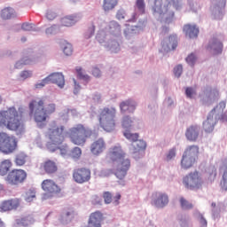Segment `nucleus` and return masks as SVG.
<instances>
[{
	"mask_svg": "<svg viewBox=\"0 0 227 227\" xmlns=\"http://www.w3.org/2000/svg\"><path fill=\"white\" fill-rule=\"evenodd\" d=\"M28 108L35 123H45L49 116L56 113V104L50 103L45 106V99L43 98L33 99L29 103Z\"/></svg>",
	"mask_w": 227,
	"mask_h": 227,
	"instance_id": "nucleus-1",
	"label": "nucleus"
},
{
	"mask_svg": "<svg viewBox=\"0 0 227 227\" xmlns=\"http://www.w3.org/2000/svg\"><path fill=\"white\" fill-rule=\"evenodd\" d=\"M0 127H5L8 130H14V132L24 130V121L19 115V111L15 106L0 111Z\"/></svg>",
	"mask_w": 227,
	"mask_h": 227,
	"instance_id": "nucleus-2",
	"label": "nucleus"
},
{
	"mask_svg": "<svg viewBox=\"0 0 227 227\" xmlns=\"http://www.w3.org/2000/svg\"><path fill=\"white\" fill-rule=\"evenodd\" d=\"M125 152L121 145H116L110 151V159L113 162H117L115 176L119 180H123L127 176L128 171L130 169V160L125 158Z\"/></svg>",
	"mask_w": 227,
	"mask_h": 227,
	"instance_id": "nucleus-3",
	"label": "nucleus"
},
{
	"mask_svg": "<svg viewBox=\"0 0 227 227\" xmlns=\"http://www.w3.org/2000/svg\"><path fill=\"white\" fill-rule=\"evenodd\" d=\"M91 136L90 129L84 127L82 124H77L73 128L69 129L67 137H69L73 145L76 146H84L86 140Z\"/></svg>",
	"mask_w": 227,
	"mask_h": 227,
	"instance_id": "nucleus-4",
	"label": "nucleus"
},
{
	"mask_svg": "<svg viewBox=\"0 0 227 227\" xmlns=\"http://www.w3.org/2000/svg\"><path fill=\"white\" fill-rule=\"evenodd\" d=\"M116 108L105 107L100 110L99 114V125L106 132H113L116 129Z\"/></svg>",
	"mask_w": 227,
	"mask_h": 227,
	"instance_id": "nucleus-5",
	"label": "nucleus"
},
{
	"mask_svg": "<svg viewBox=\"0 0 227 227\" xmlns=\"http://www.w3.org/2000/svg\"><path fill=\"white\" fill-rule=\"evenodd\" d=\"M65 126L58 125L55 121L50 124V128L46 132V137L49 139L50 145H54L55 148H60L59 145L65 141Z\"/></svg>",
	"mask_w": 227,
	"mask_h": 227,
	"instance_id": "nucleus-6",
	"label": "nucleus"
},
{
	"mask_svg": "<svg viewBox=\"0 0 227 227\" xmlns=\"http://www.w3.org/2000/svg\"><path fill=\"white\" fill-rule=\"evenodd\" d=\"M198 155H200V147L198 145H189L186 147L181 160L183 169L192 168L196 164Z\"/></svg>",
	"mask_w": 227,
	"mask_h": 227,
	"instance_id": "nucleus-7",
	"label": "nucleus"
},
{
	"mask_svg": "<svg viewBox=\"0 0 227 227\" xmlns=\"http://www.w3.org/2000/svg\"><path fill=\"white\" fill-rule=\"evenodd\" d=\"M17 138L8 135L6 132H0V152L5 155H10L17 150Z\"/></svg>",
	"mask_w": 227,
	"mask_h": 227,
	"instance_id": "nucleus-8",
	"label": "nucleus"
},
{
	"mask_svg": "<svg viewBox=\"0 0 227 227\" xmlns=\"http://www.w3.org/2000/svg\"><path fill=\"white\" fill-rule=\"evenodd\" d=\"M27 178V173L26 170L14 168L8 173L5 180L10 185H20V184L26 182Z\"/></svg>",
	"mask_w": 227,
	"mask_h": 227,
	"instance_id": "nucleus-9",
	"label": "nucleus"
},
{
	"mask_svg": "<svg viewBox=\"0 0 227 227\" xmlns=\"http://www.w3.org/2000/svg\"><path fill=\"white\" fill-rule=\"evenodd\" d=\"M184 184L186 189H200L203 185V179L201 175L198 171L191 172L186 176L184 177Z\"/></svg>",
	"mask_w": 227,
	"mask_h": 227,
	"instance_id": "nucleus-10",
	"label": "nucleus"
},
{
	"mask_svg": "<svg viewBox=\"0 0 227 227\" xmlns=\"http://www.w3.org/2000/svg\"><path fill=\"white\" fill-rule=\"evenodd\" d=\"M73 180L76 184H88L91 180V170L88 168H79L73 171Z\"/></svg>",
	"mask_w": 227,
	"mask_h": 227,
	"instance_id": "nucleus-11",
	"label": "nucleus"
},
{
	"mask_svg": "<svg viewBox=\"0 0 227 227\" xmlns=\"http://www.w3.org/2000/svg\"><path fill=\"white\" fill-rule=\"evenodd\" d=\"M42 189L46 194L55 196L61 192V188L52 179H45L42 183Z\"/></svg>",
	"mask_w": 227,
	"mask_h": 227,
	"instance_id": "nucleus-12",
	"label": "nucleus"
},
{
	"mask_svg": "<svg viewBox=\"0 0 227 227\" xmlns=\"http://www.w3.org/2000/svg\"><path fill=\"white\" fill-rule=\"evenodd\" d=\"M168 203H169L168 194L160 192L153 193L152 204L157 208H164Z\"/></svg>",
	"mask_w": 227,
	"mask_h": 227,
	"instance_id": "nucleus-13",
	"label": "nucleus"
},
{
	"mask_svg": "<svg viewBox=\"0 0 227 227\" xmlns=\"http://www.w3.org/2000/svg\"><path fill=\"white\" fill-rule=\"evenodd\" d=\"M124 137L128 139L129 141H131L133 144V148H135L134 153L141 152V149L143 148V142L139 140V134L137 133H132L130 130L126 129L123 132Z\"/></svg>",
	"mask_w": 227,
	"mask_h": 227,
	"instance_id": "nucleus-14",
	"label": "nucleus"
},
{
	"mask_svg": "<svg viewBox=\"0 0 227 227\" xmlns=\"http://www.w3.org/2000/svg\"><path fill=\"white\" fill-rule=\"evenodd\" d=\"M20 207V200L19 199H11L8 200H4L0 204V210L2 212H10L12 210H17Z\"/></svg>",
	"mask_w": 227,
	"mask_h": 227,
	"instance_id": "nucleus-15",
	"label": "nucleus"
},
{
	"mask_svg": "<svg viewBox=\"0 0 227 227\" xmlns=\"http://www.w3.org/2000/svg\"><path fill=\"white\" fill-rule=\"evenodd\" d=\"M207 51L212 54H221L223 52V43L217 37H213L207 46Z\"/></svg>",
	"mask_w": 227,
	"mask_h": 227,
	"instance_id": "nucleus-16",
	"label": "nucleus"
},
{
	"mask_svg": "<svg viewBox=\"0 0 227 227\" xmlns=\"http://www.w3.org/2000/svg\"><path fill=\"white\" fill-rule=\"evenodd\" d=\"M102 221H104V215L100 211L91 213L89 221V227H102Z\"/></svg>",
	"mask_w": 227,
	"mask_h": 227,
	"instance_id": "nucleus-17",
	"label": "nucleus"
},
{
	"mask_svg": "<svg viewBox=\"0 0 227 227\" xmlns=\"http://www.w3.org/2000/svg\"><path fill=\"white\" fill-rule=\"evenodd\" d=\"M41 169L46 173V175H54L58 173V163L52 160H46L40 166Z\"/></svg>",
	"mask_w": 227,
	"mask_h": 227,
	"instance_id": "nucleus-18",
	"label": "nucleus"
},
{
	"mask_svg": "<svg viewBox=\"0 0 227 227\" xmlns=\"http://www.w3.org/2000/svg\"><path fill=\"white\" fill-rule=\"evenodd\" d=\"M106 141L104 138L95 140L90 145V152L93 155H100L106 150Z\"/></svg>",
	"mask_w": 227,
	"mask_h": 227,
	"instance_id": "nucleus-19",
	"label": "nucleus"
},
{
	"mask_svg": "<svg viewBox=\"0 0 227 227\" xmlns=\"http://www.w3.org/2000/svg\"><path fill=\"white\" fill-rule=\"evenodd\" d=\"M200 136V127L198 125H192L187 128L185 137L188 141H197Z\"/></svg>",
	"mask_w": 227,
	"mask_h": 227,
	"instance_id": "nucleus-20",
	"label": "nucleus"
},
{
	"mask_svg": "<svg viewBox=\"0 0 227 227\" xmlns=\"http://www.w3.org/2000/svg\"><path fill=\"white\" fill-rule=\"evenodd\" d=\"M48 79L50 82H52L53 84H57L59 88H64L65 87V76L62 73H52L48 76Z\"/></svg>",
	"mask_w": 227,
	"mask_h": 227,
	"instance_id": "nucleus-21",
	"label": "nucleus"
},
{
	"mask_svg": "<svg viewBox=\"0 0 227 227\" xmlns=\"http://www.w3.org/2000/svg\"><path fill=\"white\" fill-rule=\"evenodd\" d=\"M178 46V39L176 35H170L163 42L165 51H175Z\"/></svg>",
	"mask_w": 227,
	"mask_h": 227,
	"instance_id": "nucleus-22",
	"label": "nucleus"
},
{
	"mask_svg": "<svg viewBox=\"0 0 227 227\" xmlns=\"http://www.w3.org/2000/svg\"><path fill=\"white\" fill-rule=\"evenodd\" d=\"M214 127H215V120L214 119L213 112H210L207 120L203 122V129L205 132L210 134V132H214Z\"/></svg>",
	"mask_w": 227,
	"mask_h": 227,
	"instance_id": "nucleus-23",
	"label": "nucleus"
},
{
	"mask_svg": "<svg viewBox=\"0 0 227 227\" xmlns=\"http://www.w3.org/2000/svg\"><path fill=\"white\" fill-rule=\"evenodd\" d=\"M184 31L189 38H198L200 29L196 25L187 24L184 26Z\"/></svg>",
	"mask_w": 227,
	"mask_h": 227,
	"instance_id": "nucleus-24",
	"label": "nucleus"
},
{
	"mask_svg": "<svg viewBox=\"0 0 227 227\" xmlns=\"http://www.w3.org/2000/svg\"><path fill=\"white\" fill-rule=\"evenodd\" d=\"M79 20H81V16L74 14L62 18L60 22L62 26L70 27V26H74V24L79 22Z\"/></svg>",
	"mask_w": 227,
	"mask_h": 227,
	"instance_id": "nucleus-25",
	"label": "nucleus"
},
{
	"mask_svg": "<svg viewBox=\"0 0 227 227\" xmlns=\"http://www.w3.org/2000/svg\"><path fill=\"white\" fill-rule=\"evenodd\" d=\"M120 109L121 113H134L136 110V102L133 100H126L120 104Z\"/></svg>",
	"mask_w": 227,
	"mask_h": 227,
	"instance_id": "nucleus-26",
	"label": "nucleus"
},
{
	"mask_svg": "<svg viewBox=\"0 0 227 227\" xmlns=\"http://www.w3.org/2000/svg\"><path fill=\"white\" fill-rule=\"evenodd\" d=\"M35 223L31 215L23 216L21 218L16 219L17 226H31Z\"/></svg>",
	"mask_w": 227,
	"mask_h": 227,
	"instance_id": "nucleus-27",
	"label": "nucleus"
},
{
	"mask_svg": "<svg viewBox=\"0 0 227 227\" xmlns=\"http://www.w3.org/2000/svg\"><path fill=\"white\" fill-rule=\"evenodd\" d=\"M223 166L224 168V170L222 176V180L220 182V186L222 191H227V158L223 160Z\"/></svg>",
	"mask_w": 227,
	"mask_h": 227,
	"instance_id": "nucleus-28",
	"label": "nucleus"
},
{
	"mask_svg": "<svg viewBox=\"0 0 227 227\" xmlns=\"http://www.w3.org/2000/svg\"><path fill=\"white\" fill-rule=\"evenodd\" d=\"M12 165L13 164L12 163V160H4L0 163V175H2V176H4V175H6L8 171H10Z\"/></svg>",
	"mask_w": 227,
	"mask_h": 227,
	"instance_id": "nucleus-29",
	"label": "nucleus"
},
{
	"mask_svg": "<svg viewBox=\"0 0 227 227\" xmlns=\"http://www.w3.org/2000/svg\"><path fill=\"white\" fill-rule=\"evenodd\" d=\"M118 6V0H103L104 12H111Z\"/></svg>",
	"mask_w": 227,
	"mask_h": 227,
	"instance_id": "nucleus-30",
	"label": "nucleus"
},
{
	"mask_svg": "<svg viewBox=\"0 0 227 227\" xmlns=\"http://www.w3.org/2000/svg\"><path fill=\"white\" fill-rule=\"evenodd\" d=\"M217 177V168L215 167H210L206 171V178L208 182L212 183Z\"/></svg>",
	"mask_w": 227,
	"mask_h": 227,
	"instance_id": "nucleus-31",
	"label": "nucleus"
},
{
	"mask_svg": "<svg viewBox=\"0 0 227 227\" xmlns=\"http://www.w3.org/2000/svg\"><path fill=\"white\" fill-rule=\"evenodd\" d=\"M27 160V155L24 153H20L16 155L14 163L16 166H24L26 164V161Z\"/></svg>",
	"mask_w": 227,
	"mask_h": 227,
	"instance_id": "nucleus-32",
	"label": "nucleus"
},
{
	"mask_svg": "<svg viewBox=\"0 0 227 227\" xmlns=\"http://www.w3.org/2000/svg\"><path fill=\"white\" fill-rule=\"evenodd\" d=\"M14 15H15V11L13 10V8H11V7L4 8V10H2V12H1V17L4 20H8V19H12V17H14Z\"/></svg>",
	"mask_w": 227,
	"mask_h": 227,
	"instance_id": "nucleus-33",
	"label": "nucleus"
},
{
	"mask_svg": "<svg viewBox=\"0 0 227 227\" xmlns=\"http://www.w3.org/2000/svg\"><path fill=\"white\" fill-rule=\"evenodd\" d=\"M179 203L182 210H192L194 206L184 197L179 198Z\"/></svg>",
	"mask_w": 227,
	"mask_h": 227,
	"instance_id": "nucleus-34",
	"label": "nucleus"
},
{
	"mask_svg": "<svg viewBox=\"0 0 227 227\" xmlns=\"http://www.w3.org/2000/svg\"><path fill=\"white\" fill-rule=\"evenodd\" d=\"M109 29H110V33H113L114 35H116L121 32V27L120 26V24H118V22L114 20L109 23Z\"/></svg>",
	"mask_w": 227,
	"mask_h": 227,
	"instance_id": "nucleus-35",
	"label": "nucleus"
},
{
	"mask_svg": "<svg viewBox=\"0 0 227 227\" xmlns=\"http://www.w3.org/2000/svg\"><path fill=\"white\" fill-rule=\"evenodd\" d=\"M121 127L125 129V130H129L130 127H132V120L129 116H124L121 121Z\"/></svg>",
	"mask_w": 227,
	"mask_h": 227,
	"instance_id": "nucleus-36",
	"label": "nucleus"
},
{
	"mask_svg": "<svg viewBox=\"0 0 227 227\" xmlns=\"http://www.w3.org/2000/svg\"><path fill=\"white\" fill-rule=\"evenodd\" d=\"M137 33H139V27H135V28L128 27L124 30L125 37L128 38V36H134Z\"/></svg>",
	"mask_w": 227,
	"mask_h": 227,
	"instance_id": "nucleus-37",
	"label": "nucleus"
},
{
	"mask_svg": "<svg viewBox=\"0 0 227 227\" xmlns=\"http://www.w3.org/2000/svg\"><path fill=\"white\" fill-rule=\"evenodd\" d=\"M72 159H81V155H82V151L79 147H74L70 153Z\"/></svg>",
	"mask_w": 227,
	"mask_h": 227,
	"instance_id": "nucleus-38",
	"label": "nucleus"
},
{
	"mask_svg": "<svg viewBox=\"0 0 227 227\" xmlns=\"http://www.w3.org/2000/svg\"><path fill=\"white\" fill-rule=\"evenodd\" d=\"M72 215H74L73 210L65 211L60 216V222L67 223L70 219V216H72Z\"/></svg>",
	"mask_w": 227,
	"mask_h": 227,
	"instance_id": "nucleus-39",
	"label": "nucleus"
},
{
	"mask_svg": "<svg viewBox=\"0 0 227 227\" xmlns=\"http://www.w3.org/2000/svg\"><path fill=\"white\" fill-rule=\"evenodd\" d=\"M224 109H226V102L224 101H221L217 106L216 107H215L211 113H213V115H214V113H215L217 111V113H223L224 111Z\"/></svg>",
	"mask_w": 227,
	"mask_h": 227,
	"instance_id": "nucleus-40",
	"label": "nucleus"
},
{
	"mask_svg": "<svg viewBox=\"0 0 227 227\" xmlns=\"http://www.w3.org/2000/svg\"><path fill=\"white\" fill-rule=\"evenodd\" d=\"M35 198H36V192L35 191L29 190L28 192H26L25 200L28 203H31V201H33Z\"/></svg>",
	"mask_w": 227,
	"mask_h": 227,
	"instance_id": "nucleus-41",
	"label": "nucleus"
},
{
	"mask_svg": "<svg viewBox=\"0 0 227 227\" xmlns=\"http://www.w3.org/2000/svg\"><path fill=\"white\" fill-rule=\"evenodd\" d=\"M50 80H49V76H47L46 78H44L43 80H42L40 82H37L35 84V90H40L42 88H43L46 84H49Z\"/></svg>",
	"mask_w": 227,
	"mask_h": 227,
	"instance_id": "nucleus-42",
	"label": "nucleus"
},
{
	"mask_svg": "<svg viewBox=\"0 0 227 227\" xmlns=\"http://www.w3.org/2000/svg\"><path fill=\"white\" fill-rule=\"evenodd\" d=\"M76 72L79 79H82L83 81H88L90 79V75L84 74V72H82V68L77 67Z\"/></svg>",
	"mask_w": 227,
	"mask_h": 227,
	"instance_id": "nucleus-43",
	"label": "nucleus"
},
{
	"mask_svg": "<svg viewBox=\"0 0 227 227\" xmlns=\"http://www.w3.org/2000/svg\"><path fill=\"white\" fill-rule=\"evenodd\" d=\"M196 55H194L193 53L190 54L187 56L186 58V63H188V65H190V67H194L195 63H196Z\"/></svg>",
	"mask_w": 227,
	"mask_h": 227,
	"instance_id": "nucleus-44",
	"label": "nucleus"
},
{
	"mask_svg": "<svg viewBox=\"0 0 227 227\" xmlns=\"http://www.w3.org/2000/svg\"><path fill=\"white\" fill-rule=\"evenodd\" d=\"M20 77L23 81H26V79H29V77H33V71H27V70L22 71L20 74Z\"/></svg>",
	"mask_w": 227,
	"mask_h": 227,
	"instance_id": "nucleus-45",
	"label": "nucleus"
},
{
	"mask_svg": "<svg viewBox=\"0 0 227 227\" xmlns=\"http://www.w3.org/2000/svg\"><path fill=\"white\" fill-rule=\"evenodd\" d=\"M63 52H64V54H66V56H72V52H74V50L72 49V44L67 43L64 47Z\"/></svg>",
	"mask_w": 227,
	"mask_h": 227,
	"instance_id": "nucleus-46",
	"label": "nucleus"
},
{
	"mask_svg": "<svg viewBox=\"0 0 227 227\" xmlns=\"http://www.w3.org/2000/svg\"><path fill=\"white\" fill-rule=\"evenodd\" d=\"M185 95L188 98H192L196 95V90L191 87H187L185 90Z\"/></svg>",
	"mask_w": 227,
	"mask_h": 227,
	"instance_id": "nucleus-47",
	"label": "nucleus"
},
{
	"mask_svg": "<svg viewBox=\"0 0 227 227\" xmlns=\"http://www.w3.org/2000/svg\"><path fill=\"white\" fill-rule=\"evenodd\" d=\"M103 198H104L105 203L106 204H109L113 201V195L109 192H106L103 194Z\"/></svg>",
	"mask_w": 227,
	"mask_h": 227,
	"instance_id": "nucleus-48",
	"label": "nucleus"
},
{
	"mask_svg": "<svg viewBox=\"0 0 227 227\" xmlns=\"http://www.w3.org/2000/svg\"><path fill=\"white\" fill-rule=\"evenodd\" d=\"M182 72H184L182 65H178L174 68V74L176 77H180V75H182Z\"/></svg>",
	"mask_w": 227,
	"mask_h": 227,
	"instance_id": "nucleus-49",
	"label": "nucleus"
},
{
	"mask_svg": "<svg viewBox=\"0 0 227 227\" xmlns=\"http://www.w3.org/2000/svg\"><path fill=\"white\" fill-rule=\"evenodd\" d=\"M116 19L118 20H123V19H125V11L123 9H120L117 11Z\"/></svg>",
	"mask_w": 227,
	"mask_h": 227,
	"instance_id": "nucleus-50",
	"label": "nucleus"
},
{
	"mask_svg": "<svg viewBox=\"0 0 227 227\" xmlns=\"http://www.w3.org/2000/svg\"><path fill=\"white\" fill-rule=\"evenodd\" d=\"M175 157H176V150H169L168 153L167 154V160H171V159H175Z\"/></svg>",
	"mask_w": 227,
	"mask_h": 227,
	"instance_id": "nucleus-51",
	"label": "nucleus"
},
{
	"mask_svg": "<svg viewBox=\"0 0 227 227\" xmlns=\"http://www.w3.org/2000/svg\"><path fill=\"white\" fill-rule=\"evenodd\" d=\"M21 29H23V31H32L33 25L29 23H23L21 26Z\"/></svg>",
	"mask_w": 227,
	"mask_h": 227,
	"instance_id": "nucleus-52",
	"label": "nucleus"
},
{
	"mask_svg": "<svg viewBox=\"0 0 227 227\" xmlns=\"http://www.w3.org/2000/svg\"><path fill=\"white\" fill-rule=\"evenodd\" d=\"M46 19H48V20H54L56 19V13L51 11H48L46 13Z\"/></svg>",
	"mask_w": 227,
	"mask_h": 227,
	"instance_id": "nucleus-53",
	"label": "nucleus"
},
{
	"mask_svg": "<svg viewBox=\"0 0 227 227\" xmlns=\"http://www.w3.org/2000/svg\"><path fill=\"white\" fill-rule=\"evenodd\" d=\"M172 6L176 10H180L182 8V4H180V1L178 0H172Z\"/></svg>",
	"mask_w": 227,
	"mask_h": 227,
	"instance_id": "nucleus-54",
	"label": "nucleus"
},
{
	"mask_svg": "<svg viewBox=\"0 0 227 227\" xmlns=\"http://www.w3.org/2000/svg\"><path fill=\"white\" fill-rule=\"evenodd\" d=\"M30 63H31V60H20L16 63L15 67H16V68H20V66L29 65Z\"/></svg>",
	"mask_w": 227,
	"mask_h": 227,
	"instance_id": "nucleus-55",
	"label": "nucleus"
},
{
	"mask_svg": "<svg viewBox=\"0 0 227 227\" xmlns=\"http://www.w3.org/2000/svg\"><path fill=\"white\" fill-rule=\"evenodd\" d=\"M199 222L201 227H207V220L205 219V217H203L202 215H199Z\"/></svg>",
	"mask_w": 227,
	"mask_h": 227,
	"instance_id": "nucleus-56",
	"label": "nucleus"
},
{
	"mask_svg": "<svg viewBox=\"0 0 227 227\" xmlns=\"http://www.w3.org/2000/svg\"><path fill=\"white\" fill-rule=\"evenodd\" d=\"M92 75H94V77H100V75H102V73L100 72V69H98V67H94L92 69Z\"/></svg>",
	"mask_w": 227,
	"mask_h": 227,
	"instance_id": "nucleus-57",
	"label": "nucleus"
},
{
	"mask_svg": "<svg viewBox=\"0 0 227 227\" xmlns=\"http://www.w3.org/2000/svg\"><path fill=\"white\" fill-rule=\"evenodd\" d=\"M120 200H121V194L117 193V194L114 197V205H120Z\"/></svg>",
	"mask_w": 227,
	"mask_h": 227,
	"instance_id": "nucleus-58",
	"label": "nucleus"
},
{
	"mask_svg": "<svg viewBox=\"0 0 227 227\" xmlns=\"http://www.w3.org/2000/svg\"><path fill=\"white\" fill-rule=\"evenodd\" d=\"M55 31H56V26H52L46 29V34L52 35V33H54Z\"/></svg>",
	"mask_w": 227,
	"mask_h": 227,
	"instance_id": "nucleus-59",
	"label": "nucleus"
},
{
	"mask_svg": "<svg viewBox=\"0 0 227 227\" xmlns=\"http://www.w3.org/2000/svg\"><path fill=\"white\" fill-rule=\"evenodd\" d=\"M136 7L137 10H143V0H137Z\"/></svg>",
	"mask_w": 227,
	"mask_h": 227,
	"instance_id": "nucleus-60",
	"label": "nucleus"
},
{
	"mask_svg": "<svg viewBox=\"0 0 227 227\" xmlns=\"http://www.w3.org/2000/svg\"><path fill=\"white\" fill-rule=\"evenodd\" d=\"M218 6L220 8H224V6H226V0H220L219 4H218Z\"/></svg>",
	"mask_w": 227,
	"mask_h": 227,
	"instance_id": "nucleus-61",
	"label": "nucleus"
},
{
	"mask_svg": "<svg viewBox=\"0 0 227 227\" xmlns=\"http://www.w3.org/2000/svg\"><path fill=\"white\" fill-rule=\"evenodd\" d=\"M79 90H81V86H79V84H77V82L74 81V94L77 93Z\"/></svg>",
	"mask_w": 227,
	"mask_h": 227,
	"instance_id": "nucleus-62",
	"label": "nucleus"
},
{
	"mask_svg": "<svg viewBox=\"0 0 227 227\" xmlns=\"http://www.w3.org/2000/svg\"><path fill=\"white\" fill-rule=\"evenodd\" d=\"M93 33H95V26L92 27L90 35L87 36V38H91Z\"/></svg>",
	"mask_w": 227,
	"mask_h": 227,
	"instance_id": "nucleus-63",
	"label": "nucleus"
},
{
	"mask_svg": "<svg viewBox=\"0 0 227 227\" xmlns=\"http://www.w3.org/2000/svg\"><path fill=\"white\" fill-rule=\"evenodd\" d=\"M222 120L223 121H227V112H225L223 115H222Z\"/></svg>",
	"mask_w": 227,
	"mask_h": 227,
	"instance_id": "nucleus-64",
	"label": "nucleus"
}]
</instances>
